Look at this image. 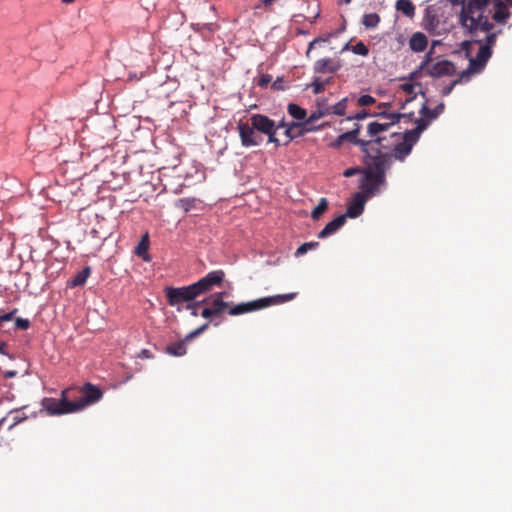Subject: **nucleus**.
Wrapping results in <instances>:
<instances>
[{
  "mask_svg": "<svg viewBox=\"0 0 512 512\" xmlns=\"http://www.w3.org/2000/svg\"><path fill=\"white\" fill-rule=\"evenodd\" d=\"M379 111L375 112L374 115L378 117L377 120L369 122L366 126L365 133L363 134V126L357 124L351 131L345 132L339 136V140H347L356 145H359L361 151L365 153V159L368 156H388L389 157V168L392 165V156L390 153H383L380 151L378 146L387 148L386 145L382 144L385 138L382 133L386 132L392 125L397 122L404 121L412 122L414 120L413 112H399L393 110L391 105L388 103L380 104L378 107Z\"/></svg>",
  "mask_w": 512,
  "mask_h": 512,
  "instance_id": "f257e3e1",
  "label": "nucleus"
},
{
  "mask_svg": "<svg viewBox=\"0 0 512 512\" xmlns=\"http://www.w3.org/2000/svg\"><path fill=\"white\" fill-rule=\"evenodd\" d=\"M365 178L361 180V191L356 193L348 203L346 218H356L364 211L367 198L373 196L386 182V171L389 169L388 156H368L365 159Z\"/></svg>",
  "mask_w": 512,
  "mask_h": 512,
  "instance_id": "f03ea898",
  "label": "nucleus"
},
{
  "mask_svg": "<svg viewBox=\"0 0 512 512\" xmlns=\"http://www.w3.org/2000/svg\"><path fill=\"white\" fill-rule=\"evenodd\" d=\"M430 99L426 98L425 102L419 104L418 113L420 117L414 119L412 122L416 124V127L411 130H406L402 135V141L395 145L393 148L392 159L404 160L412 150L414 144L418 141L421 133L427 128L429 123L437 118L444 109V104L439 103L434 109H431Z\"/></svg>",
  "mask_w": 512,
  "mask_h": 512,
  "instance_id": "7ed1b4c3",
  "label": "nucleus"
},
{
  "mask_svg": "<svg viewBox=\"0 0 512 512\" xmlns=\"http://www.w3.org/2000/svg\"><path fill=\"white\" fill-rule=\"evenodd\" d=\"M297 293L279 294L270 297L260 298L247 303H240L233 307L229 306L228 302L221 300L219 297L210 295L202 300V303L207 305L215 316H220L225 310L228 309V314L236 316L240 314L249 313L252 311L260 310L271 305H279L287 301L293 300Z\"/></svg>",
  "mask_w": 512,
  "mask_h": 512,
  "instance_id": "20e7f679",
  "label": "nucleus"
},
{
  "mask_svg": "<svg viewBox=\"0 0 512 512\" xmlns=\"http://www.w3.org/2000/svg\"><path fill=\"white\" fill-rule=\"evenodd\" d=\"M490 0H463L459 23L466 35L474 36L477 31H490L494 24L485 15Z\"/></svg>",
  "mask_w": 512,
  "mask_h": 512,
  "instance_id": "39448f33",
  "label": "nucleus"
},
{
  "mask_svg": "<svg viewBox=\"0 0 512 512\" xmlns=\"http://www.w3.org/2000/svg\"><path fill=\"white\" fill-rule=\"evenodd\" d=\"M432 49L425 55L419 67L411 72V79H419L422 75L433 78L452 76L456 73L455 65L448 60L432 62Z\"/></svg>",
  "mask_w": 512,
  "mask_h": 512,
  "instance_id": "423d86ee",
  "label": "nucleus"
},
{
  "mask_svg": "<svg viewBox=\"0 0 512 512\" xmlns=\"http://www.w3.org/2000/svg\"><path fill=\"white\" fill-rule=\"evenodd\" d=\"M71 389H64L61 392V398L45 397L41 401L42 409L49 415H64L77 412L74 401H69Z\"/></svg>",
  "mask_w": 512,
  "mask_h": 512,
  "instance_id": "0eeeda50",
  "label": "nucleus"
},
{
  "mask_svg": "<svg viewBox=\"0 0 512 512\" xmlns=\"http://www.w3.org/2000/svg\"><path fill=\"white\" fill-rule=\"evenodd\" d=\"M250 122L256 131L268 136V142L275 144L276 147L281 145V139L277 137V123L263 114H253Z\"/></svg>",
  "mask_w": 512,
  "mask_h": 512,
  "instance_id": "6e6552de",
  "label": "nucleus"
},
{
  "mask_svg": "<svg viewBox=\"0 0 512 512\" xmlns=\"http://www.w3.org/2000/svg\"><path fill=\"white\" fill-rule=\"evenodd\" d=\"M165 295L170 306H178L184 302L191 303L199 296V293L193 283L183 287H166Z\"/></svg>",
  "mask_w": 512,
  "mask_h": 512,
  "instance_id": "1a4fd4ad",
  "label": "nucleus"
},
{
  "mask_svg": "<svg viewBox=\"0 0 512 512\" xmlns=\"http://www.w3.org/2000/svg\"><path fill=\"white\" fill-rule=\"evenodd\" d=\"M79 392L81 394L80 398L74 401L77 411L98 402L103 396L102 390L91 383H85Z\"/></svg>",
  "mask_w": 512,
  "mask_h": 512,
  "instance_id": "9d476101",
  "label": "nucleus"
},
{
  "mask_svg": "<svg viewBox=\"0 0 512 512\" xmlns=\"http://www.w3.org/2000/svg\"><path fill=\"white\" fill-rule=\"evenodd\" d=\"M225 273L223 270H214L206 274L203 278L194 283L199 296L210 292L214 287H219L223 283Z\"/></svg>",
  "mask_w": 512,
  "mask_h": 512,
  "instance_id": "9b49d317",
  "label": "nucleus"
},
{
  "mask_svg": "<svg viewBox=\"0 0 512 512\" xmlns=\"http://www.w3.org/2000/svg\"><path fill=\"white\" fill-rule=\"evenodd\" d=\"M237 128L242 146H259L263 142V137L256 131L251 123H243L240 121Z\"/></svg>",
  "mask_w": 512,
  "mask_h": 512,
  "instance_id": "f8f14e48",
  "label": "nucleus"
},
{
  "mask_svg": "<svg viewBox=\"0 0 512 512\" xmlns=\"http://www.w3.org/2000/svg\"><path fill=\"white\" fill-rule=\"evenodd\" d=\"M492 56V50L488 47L479 46L476 57H470L469 66L467 69L468 73H480L486 66L488 60Z\"/></svg>",
  "mask_w": 512,
  "mask_h": 512,
  "instance_id": "ddd939ff",
  "label": "nucleus"
},
{
  "mask_svg": "<svg viewBox=\"0 0 512 512\" xmlns=\"http://www.w3.org/2000/svg\"><path fill=\"white\" fill-rule=\"evenodd\" d=\"M341 65L338 61L331 58L319 59L314 64V71L321 74H333L340 69Z\"/></svg>",
  "mask_w": 512,
  "mask_h": 512,
  "instance_id": "4468645a",
  "label": "nucleus"
},
{
  "mask_svg": "<svg viewBox=\"0 0 512 512\" xmlns=\"http://www.w3.org/2000/svg\"><path fill=\"white\" fill-rule=\"evenodd\" d=\"M485 32L487 33V36L485 38L484 44L481 43V40H475V39L465 40L462 43V48L465 51L466 56L470 57V54H471L470 49L474 43L479 44V46H481V47H488L489 50H492L493 46L496 43V33L491 32V30L485 31Z\"/></svg>",
  "mask_w": 512,
  "mask_h": 512,
  "instance_id": "2eb2a0df",
  "label": "nucleus"
},
{
  "mask_svg": "<svg viewBox=\"0 0 512 512\" xmlns=\"http://www.w3.org/2000/svg\"><path fill=\"white\" fill-rule=\"evenodd\" d=\"M346 102H347V98H342L338 103H336L335 105H328L326 104L324 101L322 102H319L317 104V107L319 110H322L323 112H325V116L326 115H344L345 114V109H346Z\"/></svg>",
  "mask_w": 512,
  "mask_h": 512,
  "instance_id": "dca6fc26",
  "label": "nucleus"
},
{
  "mask_svg": "<svg viewBox=\"0 0 512 512\" xmlns=\"http://www.w3.org/2000/svg\"><path fill=\"white\" fill-rule=\"evenodd\" d=\"M277 132L279 130H283L281 139V145H288L292 140H294L293 131L298 128L297 122L286 123L284 120H281L277 123Z\"/></svg>",
  "mask_w": 512,
  "mask_h": 512,
  "instance_id": "f3484780",
  "label": "nucleus"
},
{
  "mask_svg": "<svg viewBox=\"0 0 512 512\" xmlns=\"http://www.w3.org/2000/svg\"><path fill=\"white\" fill-rule=\"evenodd\" d=\"M346 222V215H340L326 224V226L319 232L318 238H326L334 234Z\"/></svg>",
  "mask_w": 512,
  "mask_h": 512,
  "instance_id": "a211bd4d",
  "label": "nucleus"
},
{
  "mask_svg": "<svg viewBox=\"0 0 512 512\" xmlns=\"http://www.w3.org/2000/svg\"><path fill=\"white\" fill-rule=\"evenodd\" d=\"M508 6H510V5L507 3V0H505V1L495 0V2H494L495 12L493 14V19L497 23H505L508 20V18L510 17V12H509Z\"/></svg>",
  "mask_w": 512,
  "mask_h": 512,
  "instance_id": "6ab92c4d",
  "label": "nucleus"
},
{
  "mask_svg": "<svg viewBox=\"0 0 512 512\" xmlns=\"http://www.w3.org/2000/svg\"><path fill=\"white\" fill-rule=\"evenodd\" d=\"M428 45V39L422 32L414 33L409 40V47L414 52H423Z\"/></svg>",
  "mask_w": 512,
  "mask_h": 512,
  "instance_id": "aec40b11",
  "label": "nucleus"
},
{
  "mask_svg": "<svg viewBox=\"0 0 512 512\" xmlns=\"http://www.w3.org/2000/svg\"><path fill=\"white\" fill-rule=\"evenodd\" d=\"M149 244V234L148 232H146L145 234L142 235L134 251L135 254L145 262L151 261V256L148 253Z\"/></svg>",
  "mask_w": 512,
  "mask_h": 512,
  "instance_id": "412c9836",
  "label": "nucleus"
},
{
  "mask_svg": "<svg viewBox=\"0 0 512 512\" xmlns=\"http://www.w3.org/2000/svg\"><path fill=\"white\" fill-rule=\"evenodd\" d=\"M418 79H411V74L409 75L408 79L400 85V88L408 93L412 94V96H418L419 94L421 96H425V92L422 91L421 84L417 82Z\"/></svg>",
  "mask_w": 512,
  "mask_h": 512,
  "instance_id": "4be33fe9",
  "label": "nucleus"
},
{
  "mask_svg": "<svg viewBox=\"0 0 512 512\" xmlns=\"http://www.w3.org/2000/svg\"><path fill=\"white\" fill-rule=\"evenodd\" d=\"M395 8L409 18L415 15V6L411 0H397Z\"/></svg>",
  "mask_w": 512,
  "mask_h": 512,
  "instance_id": "5701e85b",
  "label": "nucleus"
},
{
  "mask_svg": "<svg viewBox=\"0 0 512 512\" xmlns=\"http://www.w3.org/2000/svg\"><path fill=\"white\" fill-rule=\"evenodd\" d=\"M91 273V268L90 267H85L84 269H82L81 271H79L70 281H69V285L71 287H78V286H82L86 283L87 281V278L89 277Z\"/></svg>",
  "mask_w": 512,
  "mask_h": 512,
  "instance_id": "b1692460",
  "label": "nucleus"
},
{
  "mask_svg": "<svg viewBox=\"0 0 512 512\" xmlns=\"http://www.w3.org/2000/svg\"><path fill=\"white\" fill-rule=\"evenodd\" d=\"M288 113L289 115L296 120V122H301L307 117V111L300 107L297 104L290 103L288 105Z\"/></svg>",
  "mask_w": 512,
  "mask_h": 512,
  "instance_id": "393cba45",
  "label": "nucleus"
},
{
  "mask_svg": "<svg viewBox=\"0 0 512 512\" xmlns=\"http://www.w3.org/2000/svg\"><path fill=\"white\" fill-rule=\"evenodd\" d=\"M166 351L172 356H183L186 354L185 341H179L167 346Z\"/></svg>",
  "mask_w": 512,
  "mask_h": 512,
  "instance_id": "a878e982",
  "label": "nucleus"
},
{
  "mask_svg": "<svg viewBox=\"0 0 512 512\" xmlns=\"http://www.w3.org/2000/svg\"><path fill=\"white\" fill-rule=\"evenodd\" d=\"M380 22V16L377 13L364 14L362 17V24L367 29H373L378 26Z\"/></svg>",
  "mask_w": 512,
  "mask_h": 512,
  "instance_id": "bb28decb",
  "label": "nucleus"
},
{
  "mask_svg": "<svg viewBox=\"0 0 512 512\" xmlns=\"http://www.w3.org/2000/svg\"><path fill=\"white\" fill-rule=\"evenodd\" d=\"M290 81L285 79L284 77H277L271 83V90L274 92L285 91L290 87Z\"/></svg>",
  "mask_w": 512,
  "mask_h": 512,
  "instance_id": "cd10ccee",
  "label": "nucleus"
},
{
  "mask_svg": "<svg viewBox=\"0 0 512 512\" xmlns=\"http://www.w3.org/2000/svg\"><path fill=\"white\" fill-rule=\"evenodd\" d=\"M297 127L303 129L304 133L307 134L320 130L323 125H315V123L310 122L306 117L303 121L297 122Z\"/></svg>",
  "mask_w": 512,
  "mask_h": 512,
  "instance_id": "c85d7f7f",
  "label": "nucleus"
},
{
  "mask_svg": "<svg viewBox=\"0 0 512 512\" xmlns=\"http://www.w3.org/2000/svg\"><path fill=\"white\" fill-rule=\"evenodd\" d=\"M195 203V198H181L176 201L175 206L181 208L185 212H189L195 207Z\"/></svg>",
  "mask_w": 512,
  "mask_h": 512,
  "instance_id": "c756f323",
  "label": "nucleus"
},
{
  "mask_svg": "<svg viewBox=\"0 0 512 512\" xmlns=\"http://www.w3.org/2000/svg\"><path fill=\"white\" fill-rule=\"evenodd\" d=\"M423 28L427 31H433L438 25V20L435 15H431L426 12L423 18Z\"/></svg>",
  "mask_w": 512,
  "mask_h": 512,
  "instance_id": "7c9ffc66",
  "label": "nucleus"
},
{
  "mask_svg": "<svg viewBox=\"0 0 512 512\" xmlns=\"http://www.w3.org/2000/svg\"><path fill=\"white\" fill-rule=\"evenodd\" d=\"M254 84L260 88H267L272 83V76L270 74H259L253 80Z\"/></svg>",
  "mask_w": 512,
  "mask_h": 512,
  "instance_id": "2f4dec72",
  "label": "nucleus"
},
{
  "mask_svg": "<svg viewBox=\"0 0 512 512\" xmlns=\"http://www.w3.org/2000/svg\"><path fill=\"white\" fill-rule=\"evenodd\" d=\"M327 207V200L325 198H321L318 205L313 209L311 217L315 220L319 219V217L326 211Z\"/></svg>",
  "mask_w": 512,
  "mask_h": 512,
  "instance_id": "473e14b6",
  "label": "nucleus"
},
{
  "mask_svg": "<svg viewBox=\"0 0 512 512\" xmlns=\"http://www.w3.org/2000/svg\"><path fill=\"white\" fill-rule=\"evenodd\" d=\"M329 82L328 79L322 80L320 77H315L313 82L310 84L314 94H320L324 92L326 84Z\"/></svg>",
  "mask_w": 512,
  "mask_h": 512,
  "instance_id": "72a5a7b5",
  "label": "nucleus"
},
{
  "mask_svg": "<svg viewBox=\"0 0 512 512\" xmlns=\"http://www.w3.org/2000/svg\"><path fill=\"white\" fill-rule=\"evenodd\" d=\"M351 50L354 54L360 56H367L369 54L368 47L362 41H359L358 43L353 45Z\"/></svg>",
  "mask_w": 512,
  "mask_h": 512,
  "instance_id": "f704fd0d",
  "label": "nucleus"
},
{
  "mask_svg": "<svg viewBox=\"0 0 512 512\" xmlns=\"http://www.w3.org/2000/svg\"><path fill=\"white\" fill-rule=\"evenodd\" d=\"M319 246V243L318 242H307V243H304L302 244L297 250H296V253L295 255L298 257V256H302L304 255L305 253L308 252V250L310 249H315Z\"/></svg>",
  "mask_w": 512,
  "mask_h": 512,
  "instance_id": "c9c22d12",
  "label": "nucleus"
},
{
  "mask_svg": "<svg viewBox=\"0 0 512 512\" xmlns=\"http://www.w3.org/2000/svg\"><path fill=\"white\" fill-rule=\"evenodd\" d=\"M366 169V164L364 163V167L363 168H348L344 171L343 175L345 177H351L355 174H358V173H363L365 175V170ZM365 178V176L363 177V179Z\"/></svg>",
  "mask_w": 512,
  "mask_h": 512,
  "instance_id": "e433bc0d",
  "label": "nucleus"
},
{
  "mask_svg": "<svg viewBox=\"0 0 512 512\" xmlns=\"http://www.w3.org/2000/svg\"><path fill=\"white\" fill-rule=\"evenodd\" d=\"M15 327L21 330H27L30 327V321L24 318H16Z\"/></svg>",
  "mask_w": 512,
  "mask_h": 512,
  "instance_id": "4c0bfd02",
  "label": "nucleus"
},
{
  "mask_svg": "<svg viewBox=\"0 0 512 512\" xmlns=\"http://www.w3.org/2000/svg\"><path fill=\"white\" fill-rule=\"evenodd\" d=\"M325 116V112H323L322 110H319L318 108L313 111L309 116L307 115V119L310 121V122H313L315 123L317 120H319L320 118L324 117Z\"/></svg>",
  "mask_w": 512,
  "mask_h": 512,
  "instance_id": "58836bf2",
  "label": "nucleus"
},
{
  "mask_svg": "<svg viewBox=\"0 0 512 512\" xmlns=\"http://www.w3.org/2000/svg\"><path fill=\"white\" fill-rule=\"evenodd\" d=\"M17 312H18V309L14 308L12 311H10L8 313L0 314V324L2 322H8V321L13 320Z\"/></svg>",
  "mask_w": 512,
  "mask_h": 512,
  "instance_id": "ea45409f",
  "label": "nucleus"
},
{
  "mask_svg": "<svg viewBox=\"0 0 512 512\" xmlns=\"http://www.w3.org/2000/svg\"><path fill=\"white\" fill-rule=\"evenodd\" d=\"M208 326H209V323L203 324L199 328H197L194 331H192L189 335H187L186 339H192V338L198 336L199 334L204 332L208 328Z\"/></svg>",
  "mask_w": 512,
  "mask_h": 512,
  "instance_id": "a19ab883",
  "label": "nucleus"
},
{
  "mask_svg": "<svg viewBox=\"0 0 512 512\" xmlns=\"http://www.w3.org/2000/svg\"><path fill=\"white\" fill-rule=\"evenodd\" d=\"M9 416H12L13 422L9 425V429H12L16 424L23 420V418L19 415V411H11Z\"/></svg>",
  "mask_w": 512,
  "mask_h": 512,
  "instance_id": "79ce46f5",
  "label": "nucleus"
},
{
  "mask_svg": "<svg viewBox=\"0 0 512 512\" xmlns=\"http://www.w3.org/2000/svg\"><path fill=\"white\" fill-rule=\"evenodd\" d=\"M201 304H203V303H202V301H198V302H193V301H192L191 303H189V304H187V305H186V308H187L188 310H191V314H192L193 316H197V315H198L197 307H198L199 305H201Z\"/></svg>",
  "mask_w": 512,
  "mask_h": 512,
  "instance_id": "37998d69",
  "label": "nucleus"
},
{
  "mask_svg": "<svg viewBox=\"0 0 512 512\" xmlns=\"http://www.w3.org/2000/svg\"><path fill=\"white\" fill-rule=\"evenodd\" d=\"M460 81H461V78L456 79V80L452 81L449 85L444 86V87H443V89H442V93H443V95H448L449 93H451V91H452L453 87H454L458 82H460Z\"/></svg>",
  "mask_w": 512,
  "mask_h": 512,
  "instance_id": "c03bdc74",
  "label": "nucleus"
},
{
  "mask_svg": "<svg viewBox=\"0 0 512 512\" xmlns=\"http://www.w3.org/2000/svg\"><path fill=\"white\" fill-rule=\"evenodd\" d=\"M416 98H406V101L401 105V112H412V110H410V108H408V106L413 102V100H415ZM413 113L415 114V112L413 111ZM414 119H417L415 116L413 117Z\"/></svg>",
  "mask_w": 512,
  "mask_h": 512,
  "instance_id": "a18cd8bd",
  "label": "nucleus"
},
{
  "mask_svg": "<svg viewBox=\"0 0 512 512\" xmlns=\"http://www.w3.org/2000/svg\"><path fill=\"white\" fill-rule=\"evenodd\" d=\"M201 316L205 319H212L216 317L215 314L211 311V309L206 305V307L201 311Z\"/></svg>",
  "mask_w": 512,
  "mask_h": 512,
  "instance_id": "49530a36",
  "label": "nucleus"
},
{
  "mask_svg": "<svg viewBox=\"0 0 512 512\" xmlns=\"http://www.w3.org/2000/svg\"><path fill=\"white\" fill-rule=\"evenodd\" d=\"M8 344L5 341H0V354L5 355L9 357L10 359H13V357L8 353Z\"/></svg>",
  "mask_w": 512,
  "mask_h": 512,
  "instance_id": "de8ad7c7",
  "label": "nucleus"
},
{
  "mask_svg": "<svg viewBox=\"0 0 512 512\" xmlns=\"http://www.w3.org/2000/svg\"><path fill=\"white\" fill-rule=\"evenodd\" d=\"M358 102L361 106H368L370 104H373L375 102V98L369 97V98H358Z\"/></svg>",
  "mask_w": 512,
  "mask_h": 512,
  "instance_id": "09e8293b",
  "label": "nucleus"
},
{
  "mask_svg": "<svg viewBox=\"0 0 512 512\" xmlns=\"http://www.w3.org/2000/svg\"><path fill=\"white\" fill-rule=\"evenodd\" d=\"M139 357L140 358H147V359H149V358H152L153 356H152V354H151V352L149 350L143 349V350L140 351Z\"/></svg>",
  "mask_w": 512,
  "mask_h": 512,
  "instance_id": "8fccbe9b",
  "label": "nucleus"
},
{
  "mask_svg": "<svg viewBox=\"0 0 512 512\" xmlns=\"http://www.w3.org/2000/svg\"><path fill=\"white\" fill-rule=\"evenodd\" d=\"M320 41H323V39H322V38H315L313 41H311V42L309 43L308 50H307V55L309 54L310 50H311L312 48H314V45H315L317 42H320Z\"/></svg>",
  "mask_w": 512,
  "mask_h": 512,
  "instance_id": "3c124183",
  "label": "nucleus"
},
{
  "mask_svg": "<svg viewBox=\"0 0 512 512\" xmlns=\"http://www.w3.org/2000/svg\"><path fill=\"white\" fill-rule=\"evenodd\" d=\"M293 134H294V139L305 135L303 129H301V128H296L293 131Z\"/></svg>",
  "mask_w": 512,
  "mask_h": 512,
  "instance_id": "603ef678",
  "label": "nucleus"
},
{
  "mask_svg": "<svg viewBox=\"0 0 512 512\" xmlns=\"http://www.w3.org/2000/svg\"><path fill=\"white\" fill-rule=\"evenodd\" d=\"M214 297H219L221 300H223L225 297L228 296L227 292H217L212 294Z\"/></svg>",
  "mask_w": 512,
  "mask_h": 512,
  "instance_id": "864d4df0",
  "label": "nucleus"
},
{
  "mask_svg": "<svg viewBox=\"0 0 512 512\" xmlns=\"http://www.w3.org/2000/svg\"><path fill=\"white\" fill-rule=\"evenodd\" d=\"M65 4L73 3L75 0H61Z\"/></svg>",
  "mask_w": 512,
  "mask_h": 512,
  "instance_id": "5fc2aeb1",
  "label": "nucleus"
},
{
  "mask_svg": "<svg viewBox=\"0 0 512 512\" xmlns=\"http://www.w3.org/2000/svg\"><path fill=\"white\" fill-rule=\"evenodd\" d=\"M6 420H7V418H6V417H5V418H2V419L0 420V427L5 423V421H6Z\"/></svg>",
  "mask_w": 512,
  "mask_h": 512,
  "instance_id": "6e6d98bb",
  "label": "nucleus"
},
{
  "mask_svg": "<svg viewBox=\"0 0 512 512\" xmlns=\"http://www.w3.org/2000/svg\"><path fill=\"white\" fill-rule=\"evenodd\" d=\"M15 374H16L15 372H8L7 376L13 377V376H15Z\"/></svg>",
  "mask_w": 512,
  "mask_h": 512,
  "instance_id": "4d7b16f0",
  "label": "nucleus"
},
{
  "mask_svg": "<svg viewBox=\"0 0 512 512\" xmlns=\"http://www.w3.org/2000/svg\"><path fill=\"white\" fill-rule=\"evenodd\" d=\"M350 2H351V0H344L345 4H349Z\"/></svg>",
  "mask_w": 512,
  "mask_h": 512,
  "instance_id": "13d9d810",
  "label": "nucleus"
},
{
  "mask_svg": "<svg viewBox=\"0 0 512 512\" xmlns=\"http://www.w3.org/2000/svg\"><path fill=\"white\" fill-rule=\"evenodd\" d=\"M507 3L512 6V0H507Z\"/></svg>",
  "mask_w": 512,
  "mask_h": 512,
  "instance_id": "bf43d9fd",
  "label": "nucleus"
}]
</instances>
